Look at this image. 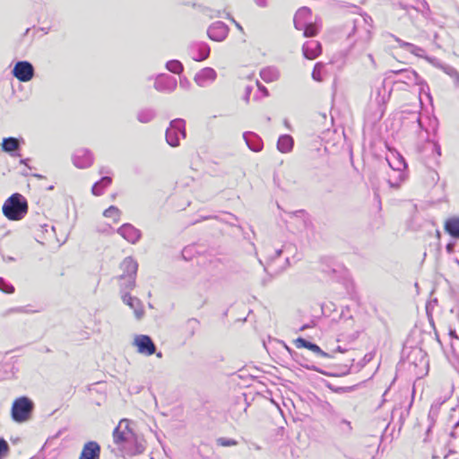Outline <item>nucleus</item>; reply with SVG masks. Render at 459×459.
I'll use <instances>...</instances> for the list:
<instances>
[{
    "mask_svg": "<svg viewBox=\"0 0 459 459\" xmlns=\"http://www.w3.org/2000/svg\"><path fill=\"white\" fill-rule=\"evenodd\" d=\"M393 73L399 75V79H397L394 82L395 84L403 83L408 86L420 85V91H423L424 86H426V83L423 82V80L413 70L402 69V70L393 71Z\"/></svg>",
    "mask_w": 459,
    "mask_h": 459,
    "instance_id": "6",
    "label": "nucleus"
},
{
    "mask_svg": "<svg viewBox=\"0 0 459 459\" xmlns=\"http://www.w3.org/2000/svg\"><path fill=\"white\" fill-rule=\"evenodd\" d=\"M433 458H438L439 456L438 455H432Z\"/></svg>",
    "mask_w": 459,
    "mask_h": 459,
    "instance_id": "58",
    "label": "nucleus"
},
{
    "mask_svg": "<svg viewBox=\"0 0 459 459\" xmlns=\"http://www.w3.org/2000/svg\"><path fill=\"white\" fill-rule=\"evenodd\" d=\"M186 137L185 121L181 118H176L169 124L166 131V141L172 146L177 147L180 144V138Z\"/></svg>",
    "mask_w": 459,
    "mask_h": 459,
    "instance_id": "4",
    "label": "nucleus"
},
{
    "mask_svg": "<svg viewBox=\"0 0 459 459\" xmlns=\"http://www.w3.org/2000/svg\"><path fill=\"white\" fill-rule=\"evenodd\" d=\"M424 150L431 152L433 160L437 163L441 155L440 146L435 142H428L424 146Z\"/></svg>",
    "mask_w": 459,
    "mask_h": 459,
    "instance_id": "29",
    "label": "nucleus"
},
{
    "mask_svg": "<svg viewBox=\"0 0 459 459\" xmlns=\"http://www.w3.org/2000/svg\"><path fill=\"white\" fill-rule=\"evenodd\" d=\"M100 173H101V174H102V173H104V169H100Z\"/></svg>",
    "mask_w": 459,
    "mask_h": 459,
    "instance_id": "59",
    "label": "nucleus"
},
{
    "mask_svg": "<svg viewBox=\"0 0 459 459\" xmlns=\"http://www.w3.org/2000/svg\"><path fill=\"white\" fill-rule=\"evenodd\" d=\"M453 74H455V85L459 88V73L456 70H452Z\"/></svg>",
    "mask_w": 459,
    "mask_h": 459,
    "instance_id": "44",
    "label": "nucleus"
},
{
    "mask_svg": "<svg viewBox=\"0 0 459 459\" xmlns=\"http://www.w3.org/2000/svg\"><path fill=\"white\" fill-rule=\"evenodd\" d=\"M100 445L95 441H89L83 446L79 459H100Z\"/></svg>",
    "mask_w": 459,
    "mask_h": 459,
    "instance_id": "17",
    "label": "nucleus"
},
{
    "mask_svg": "<svg viewBox=\"0 0 459 459\" xmlns=\"http://www.w3.org/2000/svg\"><path fill=\"white\" fill-rule=\"evenodd\" d=\"M73 162L79 169L89 168L93 163V155L87 149H79L73 156Z\"/></svg>",
    "mask_w": 459,
    "mask_h": 459,
    "instance_id": "11",
    "label": "nucleus"
},
{
    "mask_svg": "<svg viewBox=\"0 0 459 459\" xmlns=\"http://www.w3.org/2000/svg\"><path fill=\"white\" fill-rule=\"evenodd\" d=\"M13 74L21 82H29L34 76V67L28 61H19L13 69Z\"/></svg>",
    "mask_w": 459,
    "mask_h": 459,
    "instance_id": "7",
    "label": "nucleus"
},
{
    "mask_svg": "<svg viewBox=\"0 0 459 459\" xmlns=\"http://www.w3.org/2000/svg\"><path fill=\"white\" fill-rule=\"evenodd\" d=\"M177 84V79L173 76L160 74L155 80L154 88L159 91H173Z\"/></svg>",
    "mask_w": 459,
    "mask_h": 459,
    "instance_id": "14",
    "label": "nucleus"
},
{
    "mask_svg": "<svg viewBox=\"0 0 459 459\" xmlns=\"http://www.w3.org/2000/svg\"><path fill=\"white\" fill-rule=\"evenodd\" d=\"M13 311H14V312H23V309L20 307V308L13 309Z\"/></svg>",
    "mask_w": 459,
    "mask_h": 459,
    "instance_id": "55",
    "label": "nucleus"
},
{
    "mask_svg": "<svg viewBox=\"0 0 459 459\" xmlns=\"http://www.w3.org/2000/svg\"><path fill=\"white\" fill-rule=\"evenodd\" d=\"M1 147L4 152L11 153L12 156H20L18 153H12L20 148V143L18 139L14 137L4 138Z\"/></svg>",
    "mask_w": 459,
    "mask_h": 459,
    "instance_id": "22",
    "label": "nucleus"
},
{
    "mask_svg": "<svg viewBox=\"0 0 459 459\" xmlns=\"http://www.w3.org/2000/svg\"><path fill=\"white\" fill-rule=\"evenodd\" d=\"M122 299L124 303H126L134 310V316L137 319H141L143 316L144 310L143 307V303L138 298L133 297L128 293H125L122 295Z\"/></svg>",
    "mask_w": 459,
    "mask_h": 459,
    "instance_id": "16",
    "label": "nucleus"
},
{
    "mask_svg": "<svg viewBox=\"0 0 459 459\" xmlns=\"http://www.w3.org/2000/svg\"><path fill=\"white\" fill-rule=\"evenodd\" d=\"M390 94L391 91H388L385 88V83L382 82L379 86L376 88L375 101L378 106L382 107L389 100Z\"/></svg>",
    "mask_w": 459,
    "mask_h": 459,
    "instance_id": "23",
    "label": "nucleus"
},
{
    "mask_svg": "<svg viewBox=\"0 0 459 459\" xmlns=\"http://www.w3.org/2000/svg\"><path fill=\"white\" fill-rule=\"evenodd\" d=\"M0 290L5 293H13L14 291L13 286L3 278H0Z\"/></svg>",
    "mask_w": 459,
    "mask_h": 459,
    "instance_id": "39",
    "label": "nucleus"
},
{
    "mask_svg": "<svg viewBox=\"0 0 459 459\" xmlns=\"http://www.w3.org/2000/svg\"><path fill=\"white\" fill-rule=\"evenodd\" d=\"M336 351H338V352H344V351H345V350H342L341 346H338V347L336 348V350H334V351H333V352H336Z\"/></svg>",
    "mask_w": 459,
    "mask_h": 459,
    "instance_id": "52",
    "label": "nucleus"
},
{
    "mask_svg": "<svg viewBox=\"0 0 459 459\" xmlns=\"http://www.w3.org/2000/svg\"><path fill=\"white\" fill-rule=\"evenodd\" d=\"M293 138L289 134L281 135L278 139L277 148L281 152L286 153L293 148Z\"/></svg>",
    "mask_w": 459,
    "mask_h": 459,
    "instance_id": "24",
    "label": "nucleus"
},
{
    "mask_svg": "<svg viewBox=\"0 0 459 459\" xmlns=\"http://www.w3.org/2000/svg\"><path fill=\"white\" fill-rule=\"evenodd\" d=\"M123 273L118 277L119 281H124L126 277L129 276H136L138 264L137 262L131 256L126 257L120 265Z\"/></svg>",
    "mask_w": 459,
    "mask_h": 459,
    "instance_id": "15",
    "label": "nucleus"
},
{
    "mask_svg": "<svg viewBox=\"0 0 459 459\" xmlns=\"http://www.w3.org/2000/svg\"><path fill=\"white\" fill-rule=\"evenodd\" d=\"M430 177L433 182H437L438 180V175L435 170L430 171Z\"/></svg>",
    "mask_w": 459,
    "mask_h": 459,
    "instance_id": "46",
    "label": "nucleus"
},
{
    "mask_svg": "<svg viewBox=\"0 0 459 459\" xmlns=\"http://www.w3.org/2000/svg\"><path fill=\"white\" fill-rule=\"evenodd\" d=\"M40 228H41L42 232H45L48 234H49L51 232H55L54 226H49L48 224H44V225H41Z\"/></svg>",
    "mask_w": 459,
    "mask_h": 459,
    "instance_id": "41",
    "label": "nucleus"
},
{
    "mask_svg": "<svg viewBox=\"0 0 459 459\" xmlns=\"http://www.w3.org/2000/svg\"><path fill=\"white\" fill-rule=\"evenodd\" d=\"M302 30H304L303 35L305 37H314L317 34L319 26L316 24V22L310 21L306 23V26H304Z\"/></svg>",
    "mask_w": 459,
    "mask_h": 459,
    "instance_id": "31",
    "label": "nucleus"
},
{
    "mask_svg": "<svg viewBox=\"0 0 459 459\" xmlns=\"http://www.w3.org/2000/svg\"><path fill=\"white\" fill-rule=\"evenodd\" d=\"M255 3L260 7H265L267 5V0H255Z\"/></svg>",
    "mask_w": 459,
    "mask_h": 459,
    "instance_id": "45",
    "label": "nucleus"
},
{
    "mask_svg": "<svg viewBox=\"0 0 459 459\" xmlns=\"http://www.w3.org/2000/svg\"><path fill=\"white\" fill-rule=\"evenodd\" d=\"M103 215L107 218H113L115 222H117L120 219V211L117 207L111 205L106 209Z\"/></svg>",
    "mask_w": 459,
    "mask_h": 459,
    "instance_id": "34",
    "label": "nucleus"
},
{
    "mask_svg": "<svg viewBox=\"0 0 459 459\" xmlns=\"http://www.w3.org/2000/svg\"><path fill=\"white\" fill-rule=\"evenodd\" d=\"M324 69V65L320 62L316 63L314 66L312 72V77L315 81L321 82L323 80L322 71Z\"/></svg>",
    "mask_w": 459,
    "mask_h": 459,
    "instance_id": "36",
    "label": "nucleus"
},
{
    "mask_svg": "<svg viewBox=\"0 0 459 459\" xmlns=\"http://www.w3.org/2000/svg\"><path fill=\"white\" fill-rule=\"evenodd\" d=\"M311 21V10L308 7L299 8L294 16V26L297 30H302L306 23Z\"/></svg>",
    "mask_w": 459,
    "mask_h": 459,
    "instance_id": "19",
    "label": "nucleus"
},
{
    "mask_svg": "<svg viewBox=\"0 0 459 459\" xmlns=\"http://www.w3.org/2000/svg\"><path fill=\"white\" fill-rule=\"evenodd\" d=\"M188 55L195 61L205 60L210 55V47L205 42H195L188 47Z\"/></svg>",
    "mask_w": 459,
    "mask_h": 459,
    "instance_id": "9",
    "label": "nucleus"
},
{
    "mask_svg": "<svg viewBox=\"0 0 459 459\" xmlns=\"http://www.w3.org/2000/svg\"><path fill=\"white\" fill-rule=\"evenodd\" d=\"M445 229L455 238H459V218H451L446 221Z\"/></svg>",
    "mask_w": 459,
    "mask_h": 459,
    "instance_id": "25",
    "label": "nucleus"
},
{
    "mask_svg": "<svg viewBox=\"0 0 459 459\" xmlns=\"http://www.w3.org/2000/svg\"><path fill=\"white\" fill-rule=\"evenodd\" d=\"M257 86H258L259 90H260L262 92H264V95H265V96H267V95H268L267 89H266L264 85L260 84V83L257 82Z\"/></svg>",
    "mask_w": 459,
    "mask_h": 459,
    "instance_id": "47",
    "label": "nucleus"
},
{
    "mask_svg": "<svg viewBox=\"0 0 459 459\" xmlns=\"http://www.w3.org/2000/svg\"><path fill=\"white\" fill-rule=\"evenodd\" d=\"M367 58L368 59V61L370 62L371 65L373 68H376L377 67V64H376V61L372 56V54H368L367 55Z\"/></svg>",
    "mask_w": 459,
    "mask_h": 459,
    "instance_id": "43",
    "label": "nucleus"
},
{
    "mask_svg": "<svg viewBox=\"0 0 459 459\" xmlns=\"http://www.w3.org/2000/svg\"><path fill=\"white\" fill-rule=\"evenodd\" d=\"M250 89L249 88H247V96H246V100H248V98H249V94H250Z\"/></svg>",
    "mask_w": 459,
    "mask_h": 459,
    "instance_id": "53",
    "label": "nucleus"
},
{
    "mask_svg": "<svg viewBox=\"0 0 459 459\" xmlns=\"http://www.w3.org/2000/svg\"><path fill=\"white\" fill-rule=\"evenodd\" d=\"M229 33L228 26L222 22H213L207 30L208 37L214 41H222Z\"/></svg>",
    "mask_w": 459,
    "mask_h": 459,
    "instance_id": "10",
    "label": "nucleus"
},
{
    "mask_svg": "<svg viewBox=\"0 0 459 459\" xmlns=\"http://www.w3.org/2000/svg\"><path fill=\"white\" fill-rule=\"evenodd\" d=\"M348 39H354L353 46L368 44L371 39L370 25L367 19L359 17L353 21V27L348 34Z\"/></svg>",
    "mask_w": 459,
    "mask_h": 459,
    "instance_id": "3",
    "label": "nucleus"
},
{
    "mask_svg": "<svg viewBox=\"0 0 459 459\" xmlns=\"http://www.w3.org/2000/svg\"><path fill=\"white\" fill-rule=\"evenodd\" d=\"M274 253H275L274 257H279L281 255V249H276L274 251Z\"/></svg>",
    "mask_w": 459,
    "mask_h": 459,
    "instance_id": "51",
    "label": "nucleus"
},
{
    "mask_svg": "<svg viewBox=\"0 0 459 459\" xmlns=\"http://www.w3.org/2000/svg\"><path fill=\"white\" fill-rule=\"evenodd\" d=\"M156 356H157L158 358H161V357H162V353L160 351V352L156 353Z\"/></svg>",
    "mask_w": 459,
    "mask_h": 459,
    "instance_id": "56",
    "label": "nucleus"
},
{
    "mask_svg": "<svg viewBox=\"0 0 459 459\" xmlns=\"http://www.w3.org/2000/svg\"><path fill=\"white\" fill-rule=\"evenodd\" d=\"M216 443L221 446H232L238 444L235 439L227 437H219L216 439Z\"/></svg>",
    "mask_w": 459,
    "mask_h": 459,
    "instance_id": "37",
    "label": "nucleus"
},
{
    "mask_svg": "<svg viewBox=\"0 0 459 459\" xmlns=\"http://www.w3.org/2000/svg\"><path fill=\"white\" fill-rule=\"evenodd\" d=\"M321 406L324 410L328 411L330 412L333 411L332 404L326 401L322 402Z\"/></svg>",
    "mask_w": 459,
    "mask_h": 459,
    "instance_id": "42",
    "label": "nucleus"
},
{
    "mask_svg": "<svg viewBox=\"0 0 459 459\" xmlns=\"http://www.w3.org/2000/svg\"><path fill=\"white\" fill-rule=\"evenodd\" d=\"M260 76L264 82H271L278 79L279 72L274 67H266L260 72Z\"/></svg>",
    "mask_w": 459,
    "mask_h": 459,
    "instance_id": "26",
    "label": "nucleus"
},
{
    "mask_svg": "<svg viewBox=\"0 0 459 459\" xmlns=\"http://www.w3.org/2000/svg\"><path fill=\"white\" fill-rule=\"evenodd\" d=\"M156 112L152 108H143L137 113V119L140 123H149L154 119Z\"/></svg>",
    "mask_w": 459,
    "mask_h": 459,
    "instance_id": "28",
    "label": "nucleus"
},
{
    "mask_svg": "<svg viewBox=\"0 0 459 459\" xmlns=\"http://www.w3.org/2000/svg\"><path fill=\"white\" fill-rule=\"evenodd\" d=\"M135 278L136 276H129V278L126 277L124 281H119L122 295L125 293L129 294V291L135 287Z\"/></svg>",
    "mask_w": 459,
    "mask_h": 459,
    "instance_id": "30",
    "label": "nucleus"
},
{
    "mask_svg": "<svg viewBox=\"0 0 459 459\" xmlns=\"http://www.w3.org/2000/svg\"><path fill=\"white\" fill-rule=\"evenodd\" d=\"M247 146L254 152H260L263 148L262 139L252 132H247L243 134Z\"/></svg>",
    "mask_w": 459,
    "mask_h": 459,
    "instance_id": "21",
    "label": "nucleus"
},
{
    "mask_svg": "<svg viewBox=\"0 0 459 459\" xmlns=\"http://www.w3.org/2000/svg\"><path fill=\"white\" fill-rule=\"evenodd\" d=\"M413 55L418 56V57L429 59V57L425 55V50L422 48L418 47V46H415V49H414Z\"/></svg>",
    "mask_w": 459,
    "mask_h": 459,
    "instance_id": "40",
    "label": "nucleus"
},
{
    "mask_svg": "<svg viewBox=\"0 0 459 459\" xmlns=\"http://www.w3.org/2000/svg\"><path fill=\"white\" fill-rule=\"evenodd\" d=\"M233 22H234V23L236 24L237 28H238V29H239V30H242V27L240 26V24H239V23H238V22H237L236 21H234V20H233Z\"/></svg>",
    "mask_w": 459,
    "mask_h": 459,
    "instance_id": "54",
    "label": "nucleus"
},
{
    "mask_svg": "<svg viewBox=\"0 0 459 459\" xmlns=\"http://www.w3.org/2000/svg\"><path fill=\"white\" fill-rule=\"evenodd\" d=\"M117 233L126 241L135 244L142 237L140 230L136 229L130 223H125L117 229Z\"/></svg>",
    "mask_w": 459,
    "mask_h": 459,
    "instance_id": "13",
    "label": "nucleus"
},
{
    "mask_svg": "<svg viewBox=\"0 0 459 459\" xmlns=\"http://www.w3.org/2000/svg\"><path fill=\"white\" fill-rule=\"evenodd\" d=\"M452 70H455V68H453V67H448V68L446 69V74H448L450 76H452V77H454V78H455V74H453Z\"/></svg>",
    "mask_w": 459,
    "mask_h": 459,
    "instance_id": "49",
    "label": "nucleus"
},
{
    "mask_svg": "<svg viewBox=\"0 0 459 459\" xmlns=\"http://www.w3.org/2000/svg\"><path fill=\"white\" fill-rule=\"evenodd\" d=\"M9 453V445L4 439L0 437V459H4L8 455Z\"/></svg>",
    "mask_w": 459,
    "mask_h": 459,
    "instance_id": "38",
    "label": "nucleus"
},
{
    "mask_svg": "<svg viewBox=\"0 0 459 459\" xmlns=\"http://www.w3.org/2000/svg\"><path fill=\"white\" fill-rule=\"evenodd\" d=\"M21 163H24V164H26V160H21Z\"/></svg>",
    "mask_w": 459,
    "mask_h": 459,
    "instance_id": "57",
    "label": "nucleus"
},
{
    "mask_svg": "<svg viewBox=\"0 0 459 459\" xmlns=\"http://www.w3.org/2000/svg\"><path fill=\"white\" fill-rule=\"evenodd\" d=\"M217 77V73L211 67H205L200 70L195 75V82L200 87H206L212 83Z\"/></svg>",
    "mask_w": 459,
    "mask_h": 459,
    "instance_id": "12",
    "label": "nucleus"
},
{
    "mask_svg": "<svg viewBox=\"0 0 459 459\" xmlns=\"http://www.w3.org/2000/svg\"><path fill=\"white\" fill-rule=\"evenodd\" d=\"M414 117H415V120L417 122V125H418V127H421V123H420V117L418 114H414Z\"/></svg>",
    "mask_w": 459,
    "mask_h": 459,
    "instance_id": "48",
    "label": "nucleus"
},
{
    "mask_svg": "<svg viewBox=\"0 0 459 459\" xmlns=\"http://www.w3.org/2000/svg\"><path fill=\"white\" fill-rule=\"evenodd\" d=\"M295 344H296L297 348H307L320 357H323V358L333 357V355H330L329 353L324 351L318 345L312 343L303 338H298L295 341Z\"/></svg>",
    "mask_w": 459,
    "mask_h": 459,
    "instance_id": "20",
    "label": "nucleus"
},
{
    "mask_svg": "<svg viewBox=\"0 0 459 459\" xmlns=\"http://www.w3.org/2000/svg\"><path fill=\"white\" fill-rule=\"evenodd\" d=\"M130 424L131 421L129 420H121L113 431V439L121 451L128 455H135L141 453L143 447L137 443V437Z\"/></svg>",
    "mask_w": 459,
    "mask_h": 459,
    "instance_id": "1",
    "label": "nucleus"
},
{
    "mask_svg": "<svg viewBox=\"0 0 459 459\" xmlns=\"http://www.w3.org/2000/svg\"><path fill=\"white\" fill-rule=\"evenodd\" d=\"M28 211L26 199L21 194L12 195L3 205V213L12 221L22 219Z\"/></svg>",
    "mask_w": 459,
    "mask_h": 459,
    "instance_id": "2",
    "label": "nucleus"
},
{
    "mask_svg": "<svg viewBox=\"0 0 459 459\" xmlns=\"http://www.w3.org/2000/svg\"><path fill=\"white\" fill-rule=\"evenodd\" d=\"M199 325H200V322L196 318H189L186 321L185 327H186V331L187 332V333L190 337L195 335Z\"/></svg>",
    "mask_w": 459,
    "mask_h": 459,
    "instance_id": "32",
    "label": "nucleus"
},
{
    "mask_svg": "<svg viewBox=\"0 0 459 459\" xmlns=\"http://www.w3.org/2000/svg\"><path fill=\"white\" fill-rule=\"evenodd\" d=\"M167 69L176 74L183 72V65L178 60H170L166 64Z\"/></svg>",
    "mask_w": 459,
    "mask_h": 459,
    "instance_id": "33",
    "label": "nucleus"
},
{
    "mask_svg": "<svg viewBox=\"0 0 459 459\" xmlns=\"http://www.w3.org/2000/svg\"><path fill=\"white\" fill-rule=\"evenodd\" d=\"M302 52L306 58L313 60L321 55V44L316 40L307 41L302 47Z\"/></svg>",
    "mask_w": 459,
    "mask_h": 459,
    "instance_id": "18",
    "label": "nucleus"
},
{
    "mask_svg": "<svg viewBox=\"0 0 459 459\" xmlns=\"http://www.w3.org/2000/svg\"><path fill=\"white\" fill-rule=\"evenodd\" d=\"M402 166L404 167L405 164L403 160H399V165L396 168H394V169L400 170Z\"/></svg>",
    "mask_w": 459,
    "mask_h": 459,
    "instance_id": "50",
    "label": "nucleus"
},
{
    "mask_svg": "<svg viewBox=\"0 0 459 459\" xmlns=\"http://www.w3.org/2000/svg\"><path fill=\"white\" fill-rule=\"evenodd\" d=\"M134 345L137 348V351L146 356L156 353V346L150 336L140 334L135 336Z\"/></svg>",
    "mask_w": 459,
    "mask_h": 459,
    "instance_id": "8",
    "label": "nucleus"
},
{
    "mask_svg": "<svg viewBox=\"0 0 459 459\" xmlns=\"http://www.w3.org/2000/svg\"><path fill=\"white\" fill-rule=\"evenodd\" d=\"M112 182L110 177H103L100 181L96 182L92 188L91 192L94 195H100L103 193L104 188L108 186Z\"/></svg>",
    "mask_w": 459,
    "mask_h": 459,
    "instance_id": "27",
    "label": "nucleus"
},
{
    "mask_svg": "<svg viewBox=\"0 0 459 459\" xmlns=\"http://www.w3.org/2000/svg\"><path fill=\"white\" fill-rule=\"evenodd\" d=\"M391 37L394 39V40L398 43L400 48L406 49L407 51H409L410 53H411L413 55L416 45L403 41L401 39H399L394 35H391Z\"/></svg>",
    "mask_w": 459,
    "mask_h": 459,
    "instance_id": "35",
    "label": "nucleus"
},
{
    "mask_svg": "<svg viewBox=\"0 0 459 459\" xmlns=\"http://www.w3.org/2000/svg\"><path fill=\"white\" fill-rule=\"evenodd\" d=\"M33 404L27 397H21L14 401L12 408V415L15 421L22 422L28 419Z\"/></svg>",
    "mask_w": 459,
    "mask_h": 459,
    "instance_id": "5",
    "label": "nucleus"
}]
</instances>
